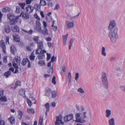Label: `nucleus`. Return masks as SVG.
<instances>
[{
    "label": "nucleus",
    "mask_w": 125,
    "mask_h": 125,
    "mask_svg": "<svg viewBox=\"0 0 125 125\" xmlns=\"http://www.w3.org/2000/svg\"><path fill=\"white\" fill-rule=\"evenodd\" d=\"M109 31L108 35L111 42L113 43L115 42L118 37L117 34L118 30L116 29L115 30Z\"/></svg>",
    "instance_id": "nucleus-1"
},
{
    "label": "nucleus",
    "mask_w": 125,
    "mask_h": 125,
    "mask_svg": "<svg viewBox=\"0 0 125 125\" xmlns=\"http://www.w3.org/2000/svg\"><path fill=\"white\" fill-rule=\"evenodd\" d=\"M7 16L8 19L10 20V25H12L16 23L17 21V20L19 17V16H17L14 19L15 15L13 14L12 13H9Z\"/></svg>",
    "instance_id": "nucleus-2"
},
{
    "label": "nucleus",
    "mask_w": 125,
    "mask_h": 125,
    "mask_svg": "<svg viewBox=\"0 0 125 125\" xmlns=\"http://www.w3.org/2000/svg\"><path fill=\"white\" fill-rule=\"evenodd\" d=\"M102 80L103 84L104 85L105 87L107 88L108 87V83L106 73L103 72L102 73Z\"/></svg>",
    "instance_id": "nucleus-3"
},
{
    "label": "nucleus",
    "mask_w": 125,
    "mask_h": 125,
    "mask_svg": "<svg viewBox=\"0 0 125 125\" xmlns=\"http://www.w3.org/2000/svg\"><path fill=\"white\" fill-rule=\"evenodd\" d=\"M37 43L38 48L36 50V54L38 53L39 52H41L42 51L43 52H46V51L44 50H42L43 49V44L42 42L40 41Z\"/></svg>",
    "instance_id": "nucleus-4"
},
{
    "label": "nucleus",
    "mask_w": 125,
    "mask_h": 125,
    "mask_svg": "<svg viewBox=\"0 0 125 125\" xmlns=\"http://www.w3.org/2000/svg\"><path fill=\"white\" fill-rule=\"evenodd\" d=\"M82 114L80 113H77L75 114V117L76 120L75 121L76 122L83 123L85 122L86 121L84 119L82 118L81 115Z\"/></svg>",
    "instance_id": "nucleus-5"
},
{
    "label": "nucleus",
    "mask_w": 125,
    "mask_h": 125,
    "mask_svg": "<svg viewBox=\"0 0 125 125\" xmlns=\"http://www.w3.org/2000/svg\"><path fill=\"white\" fill-rule=\"evenodd\" d=\"M115 25L116 23H115V21L114 20L111 21L108 28L109 31L115 30V29H116L118 30V28L115 26Z\"/></svg>",
    "instance_id": "nucleus-6"
},
{
    "label": "nucleus",
    "mask_w": 125,
    "mask_h": 125,
    "mask_svg": "<svg viewBox=\"0 0 125 125\" xmlns=\"http://www.w3.org/2000/svg\"><path fill=\"white\" fill-rule=\"evenodd\" d=\"M20 60L19 57L17 56L15 57L13 62V65L14 67H17V65H18V64H19Z\"/></svg>",
    "instance_id": "nucleus-7"
},
{
    "label": "nucleus",
    "mask_w": 125,
    "mask_h": 125,
    "mask_svg": "<svg viewBox=\"0 0 125 125\" xmlns=\"http://www.w3.org/2000/svg\"><path fill=\"white\" fill-rule=\"evenodd\" d=\"M73 115L71 114L65 116L64 118V120L65 122H67L73 119Z\"/></svg>",
    "instance_id": "nucleus-8"
},
{
    "label": "nucleus",
    "mask_w": 125,
    "mask_h": 125,
    "mask_svg": "<svg viewBox=\"0 0 125 125\" xmlns=\"http://www.w3.org/2000/svg\"><path fill=\"white\" fill-rule=\"evenodd\" d=\"M46 53L43 52L42 51L41 52H39V53L36 54H39L38 56V59L39 60H42L44 59L45 58L44 53Z\"/></svg>",
    "instance_id": "nucleus-9"
},
{
    "label": "nucleus",
    "mask_w": 125,
    "mask_h": 125,
    "mask_svg": "<svg viewBox=\"0 0 125 125\" xmlns=\"http://www.w3.org/2000/svg\"><path fill=\"white\" fill-rule=\"evenodd\" d=\"M19 16V17L21 16L24 19H27L29 18L28 14L23 12H22Z\"/></svg>",
    "instance_id": "nucleus-10"
},
{
    "label": "nucleus",
    "mask_w": 125,
    "mask_h": 125,
    "mask_svg": "<svg viewBox=\"0 0 125 125\" xmlns=\"http://www.w3.org/2000/svg\"><path fill=\"white\" fill-rule=\"evenodd\" d=\"M22 64L23 65H24L27 64L28 67L29 68L30 67V63L28 59L27 58L26 59L24 58L23 59Z\"/></svg>",
    "instance_id": "nucleus-11"
},
{
    "label": "nucleus",
    "mask_w": 125,
    "mask_h": 125,
    "mask_svg": "<svg viewBox=\"0 0 125 125\" xmlns=\"http://www.w3.org/2000/svg\"><path fill=\"white\" fill-rule=\"evenodd\" d=\"M0 46L3 49V51L4 53L6 52V49L4 41L3 40H1L0 42Z\"/></svg>",
    "instance_id": "nucleus-12"
},
{
    "label": "nucleus",
    "mask_w": 125,
    "mask_h": 125,
    "mask_svg": "<svg viewBox=\"0 0 125 125\" xmlns=\"http://www.w3.org/2000/svg\"><path fill=\"white\" fill-rule=\"evenodd\" d=\"M66 24L68 28H72L74 26V23L73 21H67L66 22Z\"/></svg>",
    "instance_id": "nucleus-13"
},
{
    "label": "nucleus",
    "mask_w": 125,
    "mask_h": 125,
    "mask_svg": "<svg viewBox=\"0 0 125 125\" xmlns=\"http://www.w3.org/2000/svg\"><path fill=\"white\" fill-rule=\"evenodd\" d=\"M34 8L30 5H28L26 8V11L28 13H30L32 12Z\"/></svg>",
    "instance_id": "nucleus-14"
},
{
    "label": "nucleus",
    "mask_w": 125,
    "mask_h": 125,
    "mask_svg": "<svg viewBox=\"0 0 125 125\" xmlns=\"http://www.w3.org/2000/svg\"><path fill=\"white\" fill-rule=\"evenodd\" d=\"M51 62H50L48 64L47 66L49 67H50L49 70H48V72L50 74H52L53 72V68L52 66L51 65Z\"/></svg>",
    "instance_id": "nucleus-15"
},
{
    "label": "nucleus",
    "mask_w": 125,
    "mask_h": 125,
    "mask_svg": "<svg viewBox=\"0 0 125 125\" xmlns=\"http://www.w3.org/2000/svg\"><path fill=\"white\" fill-rule=\"evenodd\" d=\"M3 30L7 33H8L10 31V30L9 25H6L4 27Z\"/></svg>",
    "instance_id": "nucleus-16"
},
{
    "label": "nucleus",
    "mask_w": 125,
    "mask_h": 125,
    "mask_svg": "<svg viewBox=\"0 0 125 125\" xmlns=\"http://www.w3.org/2000/svg\"><path fill=\"white\" fill-rule=\"evenodd\" d=\"M13 36L14 40L17 42H18L20 41V39L19 36L15 33L13 34Z\"/></svg>",
    "instance_id": "nucleus-17"
},
{
    "label": "nucleus",
    "mask_w": 125,
    "mask_h": 125,
    "mask_svg": "<svg viewBox=\"0 0 125 125\" xmlns=\"http://www.w3.org/2000/svg\"><path fill=\"white\" fill-rule=\"evenodd\" d=\"M77 92L80 93V95L82 97H83V96L82 95V94H84L85 92L82 87H80L78 88L77 90Z\"/></svg>",
    "instance_id": "nucleus-18"
},
{
    "label": "nucleus",
    "mask_w": 125,
    "mask_h": 125,
    "mask_svg": "<svg viewBox=\"0 0 125 125\" xmlns=\"http://www.w3.org/2000/svg\"><path fill=\"white\" fill-rule=\"evenodd\" d=\"M109 125H115V119L113 118L109 119L108 121Z\"/></svg>",
    "instance_id": "nucleus-19"
},
{
    "label": "nucleus",
    "mask_w": 125,
    "mask_h": 125,
    "mask_svg": "<svg viewBox=\"0 0 125 125\" xmlns=\"http://www.w3.org/2000/svg\"><path fill=\"white\" fill-rule=\"evenodd\" d=\"M105 116L107 118H109L111 115V111L109 109H106L105 111Z\"/></svg>",
    "instance_id": "nucleus-20"
},
{
    "label": "nucleus",
    "mask_w": 125,
    "mask_h": 125,
    "mask_svg": "<svg viewBox=\"0 0 125 125\" xmlns=\"http://www.w3.org/2000/svg\"><path fill=\"white\" fill-rule=\"evenodd\" d=\"M52 97L53 98H55L58 95L57 91L55 90H53L51 92Z\"/></svg>",
    "instance_id": "nucleus-21"
},
{
    "label": "nucleus",
    "mask_w": 125,
    "mask_h": 125,
    "mask_svg": "<svg viewBox=\"0 0 125 125\" xmlns=\"http://www.w3.org/2000/svg\"><path fill=\"white\" fill-rule=\"evenodd\" d=\"M12 30L14 32H19V27L16 25L12 27Z\"/></svg>",
    "instance_id": "nucleus-22"
},
{
    "label": "nucleus",
    "mask_w": 125,
    "mask_h": 125,
    "mask_svg": "<svg viewBox=\"0 0 125 125\" xmlns=\"http://www.w3.org/2000/svg\"><path fill=\"white\" fill-rule=\"evenodd\" d=\"M54 21H53L52 23V24L51 25V27L53 31H56L57 29V27L56 26H54Z\"/></svg>",
    "instance_id": "nucleus-23"
},
{
    "label": "nucleus",
    "mask_w": 125,
    "mask_h": 125,
    "mask_svg": "<svg viewBox=\"0 0 125 125\" xmlns=\"http://www.w3.org/2000/svg\"><path fill=\"white\" fill-rule=\"evenodd\" d=\"M34 30L38 31L41 32L42 31V28L41 26H36L34 27Z\"/></svg>",
    "instance_id": "nucleus-24"
},
{
    "label": "nucleus",
    "mask_w": 125,
    "mask_h": 125,
    "mask_svg": "<svg viewBox=\"0 0 125 125\" xmlns=\"http://www.w3.org/2000/svg\"><path fill=\"white\" fill-rule=\"evenodd\" d=\"M25 90L24 89H21L19 90V94L21 96L24 97L25 96Z\"/></svg>",
    "instance_id": "nucleus-25"
},
{
    "label": "nucleus",
    "mask_w": 125,
    "mask_h": 125,
    "mask_svg": "<svg viewBox=\"0 0 125 125\" xmlns=\"http://www.w3.org/2000/svg\"><path fill=\"white\" fill-rule=\"evenodd\" d=\"M56 124H57L58 123H59V122L62 120V116L61 115H59L58 116L56 117Z\"/></svg>",
    "instance_id": "nucleus-26"
},
{
    "label": "nucleus",
    "mask_w": 125,
    "mask_h": 125,
    "mask_svg": "<svg viewBox=\"0 0 125 125\" xmlns=\"http://www.w3.org/2000/svg\"><path fill=\"white\" fill-rule=\"evenodd\" d=\"M10 9L9 7H6L2 9V11L4 12H8L10 11Z\"/></svg>",
    "instance_id": "nucleus-27"
},
{
    "label": "nucleus",
    "mask_w": 125,
    "mask_h": 125,
    "mask_svg": "<svg viewBox=\"0 0 125 125\" xmlns=\"http://www.w3.org/2000/svg\"><path fill=\"white\" fill-rule=\"evenodd\" d=\"M8 120L9 121L10 124H13L14 123L15 119L14 117H11L10 118L8 119Z\"/></svg>",
    "instance_id": "nucleus-28"
},
{
    "label": "nucleus",
    "mask_w": 125,
    "mask_h": 125,
    "mask_svg": "<svg viewBox=\"0 0 125 125\" xmlns=\"http://www.w3.org/2000/svg\"><path fill=\"white\" fill-rule=\"evenodd\" d=\"M51 92V90L49 88L47 89L46 90L45 95L47 96H48L50 94Z\"/></svg>",
    "instance_id": "nucleus-29"
},
{
    "label": "nucleus",
    "mask_w": 125,
    "mask_h": 125,
    "mask_svg": "<svg viewBox=\"0 0 125 125\" xmlns=\"http://www.w3.org/2000/svg\"><path fill=\"white\" fill-rule=\"evenodd\" d=\"M34 8L35 10L36 11H40V6L38 4H35L34 5Z\"/></svg>",
    "instance_id": "nucleus-30"
},
{
    "label": "nucleus",
    "mask_w": 125,
    "mask_h": 125,
    "mask_svg": "<svg viewBox=\"0 0 125 125\" xmlns=\"http://www.w3.org/2000/svg\"><path fill=\"white\" fill-rule=\"evenodd\" d=\"M18 117L19 119H21L22 118V112L21 111H18Z\"/></svg>",
    "instance_id": "nucleus-31"
},
{
    "label": "nucleus",
    "mask_w": 125,
    "mask_h": 125,
    "mask_svg": "<svg viewBox=\"0 0 125 125\" xmlns=\"http://www.w3.org/2000/svg\"><path fill=\"white\" fill-rule=\"evenodd\" d=\"M101 54L104 56L106 55V53L105 52V48L104 47H103L102 49Z\"/></svg>",
    "instance_id": "nucleus-32"
},
{
    "label": "nucleus",
    "mask_w": 125,
    "mask_h": 125,
    "mask_svg": "<svg viewBox=\"0 0 125 125\" xmlns=\"http://www.w3.org/2000/svg\"><path fill=\"white\" fill-rule=\"evenodd\" d=\"M7 101V98L5 96H4L3 97H0V102H6Z\"/></svg>",
    "instance_id": "nucleus-33"
},
{
    "label": "nucleus",
    "mask_w": 125,
    "mask_h": 125,
    "mask_svg": "<svg viewBox=\"0 0 125 125\" xmlns=\"http://www.w3.org/2000/svg\"><path fill=\"white\" fill-rule=\"evenodd\" d=\"M44 29L41 32H42V34H43L44 35H47L48 34V30L46 28V29Z\"/></svg>",
    "instance_id": "nucleus-34"
},
{
    "label": "nucleus",
    "mask_w": 125,
    "mask_h": 125,
    "mask_svg": "<svg viewBox=\"0 0 125 125\" xmlns=\"http://www.w3.org/2000/svg\"><path fill=\"white\" fill-rule=\"evenodd\" d=\"M27 112L29 114H34L35 111L33 109H28L27 110Z\"/></svg>",
    "instance_id": "nucleus-35"
},
{
    "label": "nucleus",
    "mask_w": 125,
    "mask_h": 125,
    "mask_svg": "<svg viewBox=\"0 0 125 125\" xmlns=\"http://www.w3.org/2000/svg\"><path fill=\"white\" fill-rule=\"evenodd\" d=\"M43 117L42 116H40L39 120L38 125H43Z\"/></svg>",
    "instance_id": "nucleus-36"
},
{
    "label": "nucleus",
    "mask_w": 125,
    "mask_h": 125,
    "mask_svg": "<svg viewBox=\"0 0 125 125\" xmlns=\"http://www.w3.org/2000/svg\"><path fill=\"white\" fill-rule=\"evenodd\" d=\"M39 64L40 66H44L45 65V61L44 60L40 61L39 62Z\"/></svg>",
    "instance_id": "nucleus-37"
},
{
    "label": "nucleus",
    "mask_w": 125,
    "mask_h": 125,
    "mask_svg": "<svg viewBox=\"0 0 125 125\" xmlns=\"http://www.w3.org/2000/svg\"><path fill=\"white\" fill-rule=\"evenodd\" d=\"M11 72L9 71H7L5 72L4 74V75L6 78L8 77L11 74Z\"/></svg>",
    "instance_id": "nucleus-38"
},
{
    "label": "nucleus",
    "mask_w": 125,
    "mask_h": 125,
    "mask_svg": "<svg viewBox=\"0 0 125 125\" xmlns=\"http://www.w3.org/2000/svg\"><path fill=\"white\" fill-rule=\"evenodd\" d=\"M39 37L38 36H35L33 38V39L35 43H37L38 42V40Z\"/></svg>",
    "instance_id": "nucleus-39"
},
{
    "label": "nucleus",
    "mask_w": 125,
    "mask_h": 125,
    "mask_svg": "<svg viewBox=\"0 0 125 125\" xmlns=\"http://www.w3.org/2000/svg\"><path fill=\"white\" fill-rule=\"evenodd\" d=\"M68 83H70L71 82L72 78L71 74L70 72H69L68 73Z\"/></svg>",
    "instance_id": "nucleus-40"
},
{
    "label": "nucleus",
    "mask_w": 125,
    "mask_h": 125,
    "mask_svg": "<svg viewBox=\"0 0 125 125\" xmlns=\"http://www.w3.org/2000/svg\"><path fill=\"white\" fill-rule=\"evenodd\" d=\"M40 4L43 6H45L47 4L46 1L44 0H40Z\"/></svg>",
    "instance_id": "nucleus-41"
},
{
    "label": "nucleus",
    "mask_w": 125,
    "mask_h": 125,
    "mask_svg": "<svg viewBox=\"0 0 125 125\" xmlns=\"http://www.w3.org/2000/svg\"><path fill=\"white\" fill-rule=\"evenodd\" d=\"M18 4L21 7L22 9H24L25 5V3H19Z\"/></svg>",
    "instance_id": "nucleus-42"
},
{
    "label": "nucleus",
    "mask_w": 125,
    "mask_h": 125,
    "mask_svg": "<svg viewBox=\"0 0 125 125\" xmlns=\"http://www.w3.org/2000/svg\"><path fill=\"white\" fill-rule=\"evenodd\" d=\"M21 11V9L18 6L16 7V10L15 11L17 13H19Z\"/></svg>",
    "instance_id": "nucleus-43"
},
{
    "label": "nucleus",
    "mask_w": 125,
    "mask_h": 125,
    "mask_svg": "<svg viewBox=\"0 0 125 125\" xmlns=\"http://www.w3.org/2000/svg\"><path fill=\"white\" fill-rule=\"evenodd\" d=\"M35 57V56L34 55L33 53L32 52L31 54V55L30 56V59L31 60H34Z\"/></svg>",
    "instance_id": "nucleus-44"
},
{
    "label": "nucleus",
    "mask_w": 125,
    "mask_h": 125,
    "mask_svg": "<svg viewBox=\"0 0 125 125\" xmlns=\"http://www.w3.org/2000/svg\"><path fill=\"white\" fill-rule=\"evenodd\" d=\"M68 36V34H66L65 35L63 36V41H67Z\"/></svg>",
    "instance_id": "nucleus-45"
},
{
    "label": "nucleus",
    "mask_w": 125,
    "mask_h": 125,
    "mask_svg": "<svg viewBox=\"0 0 125 125\" xmlns=\"http://www.w3.org/2000/svg\"><path fill=\"white\" fill-rule=\"evenodd\" d=\"M9 87L11 89H14L16 88V86L14 85V84L12 83L9 85Z\"/></svg>",
    "instance_id": "nucleus-46"
},
{
    "label": "nucleus",
    "mask_w": 125,
    "mask_h": 125,
    "mask_svg": "<svg viewBox=\"0 0 125 125\" xmlns=\"http://www.w3.org/2000/svg\"><path fill=\"white\" fill-rule=\"evenodd\" d=\"M45 107L46 108V110L47 111H49V103H47L45 105Z\"/></svg>",
    "instance_id": "nucleus-47"
},
{
    "label": "nucleus",
    "mask_w": 125,
    "mask_h": 125,
    "mask_svg": "<svg viewBox=\"0 0 125 125\" xmlns=\"http://www.w3.org/2000/svg\"><path fill=\"white\" fill-rule=\"evenodd\" d=\"M79 73H75V80H76V82L78 80V78H79Z\"/></svg>",
    "instance_id": "nucleus-48"
},
{
    "label": "nucleus",
    "mask_w": 125,
    "mask_h": 125,
    "mask_svg": "<svg viewBox=\"0 0 125 125\" xmlns=\"http://www.w3.org/2000/svg\"><path fill=\"white\" fill-rule=\"evenodd\" d=\"M21 85V82L19 81H17L15 83V85L16 88L18 86H20Z\"/></svg>",
    "instance_id": "nucleus-49"
},
{
    "label": "nucleus",
    "mask_w": 125,
    "mask_h": 125,
    "mask_svg": "<svg viewBox=\"0 0 125 125\" xmlns=\"http://www.w3.org/2000/svg\"><path fill=\"white\" fill-rule=\"evenodd\" d=\"M56 78L55 76H53L52 80V83L54 84L55 85L56 83L55 81Z\"/></svg>",
    "instance_id": "nucleus-50"
},
{
    "label": "nucleus",
    "mask_w": 125,
    "mask_h": 125,
    "mask_svg": "<svg viewBox=\"0 0 125 125\" xmlns=\"http://www.w3.org/2000/svg\"><path fill=\"white\" fill-rule=\"evenodd\" d=\"M40 20H36L35 21V24L36 26H41V25L40 21Z\"/></svg>",
    "instance_id": "nucleus-51"
},
{
    "label": "nucleus",
    "mask_w": 125,
    "mask_h": 125,
    "mask_svg": "<svg viewBox=\"0 0 125 125\" xmlns=\"http://www.w3.org/2000/svg\"><path fill=\"white\" fill-rule=\"evenodd\" d=\"M34 18L37 19V20H40V19L37 14H35L34 15Z\"/></svg>",
    "instance_id": "nucleus-52"
},
{
    "label": "nucleus",
    "mask_w": 125,
    "mask_h": 125,
    "mask_svg": "<svg viewBox=\"0 0 125 125\" xmlns=\"http://www.w3.org/2000/svg\"><path fill=\"white\" fill-rule=\"evenodd\" d=\"M10 51L11 52L12 54H14V47L13 46H12L10 47Z\"/></svg>",
    "instance_id": "nucleus-53"
},
{
    "label": "nucleus",
    "mask_w": 125,
    "mask_h": 125,
    "mask_svg": "<svg viewBox=\"0 0 125 125\" xmlns=\"http://www.w3.org/2000/svg\"><path fill=\"white\" fill-rule=\"evenodd\" d=\"M47 60L49 61L51 58V54H50L47 53Z\"/></svg>",
    "instance_id": "nucleus-54"
},
{
    "label": "nucleus",
    "mask_w": 125,
    "mask_h": 125,
    "mask_svg": "<svg viewBox=\"0 0 125 125\" xmlns=\"http://www.w3.org/2000/svg\"><path fill=\"white\" fill-rule=\"evenodd\" d=\"M43 25L44 26L43 28L46 29V28L47 24L46 23L45 21H43Z\"/></svg>",
    "instance_id": "nucleus-55"
},
{
    "label": "nucleus",
    "mask_w": 125,
    "mask_h": 125,
    "mask_svg": "<svg viewBox=\"0 0 125 125\" xmlns=\"http://www.w3.org/2000/svg\"><path fill=\"white\" fill-rule=\"evenodd\" d=\"M120 88L121 90L125 92V86H121Z\"/></svg>",
    "instance_id": "nucleus-56"
},
{
    "label": "nucleus",
    "mask_w": 125,
    "mask_h": 125,
    "mask_svg": "<svg viewBox=\"0 0 125 125\" xmlns=\"http://www.w3.org/2000/svg\"><path fill=\"white\" fill-rule=\"evenodd\" d=\"M86 112L85 111L83 113V119H84L86 118L87 116L86 115Z\"/></svg>",
    "instance_id": "nucleus-57"
},
{
    "label": "nucleus",
    "mask_w": 125,
    "mask_h": 125,
    "mask_svg": "<svg viewBox=\"0 0 125 125\" xmlns=\"http://www.w3.org/2000/svg\"><path fill=\"white\" fill-rule=\"evenodd\" d=\"M9 37H7L6 39V42L7 44H9Z\"/></svg>",
    "instance_id": "nucleus-58"
},
{
    "label": "nucleus",
    "mask_w": 125,
    "mask_h": 125,
    "mask_svg": "<svg viewBox=\"0 0 125 125\" xmlns=\"http://www.w3.org/2000/svg\"><path fill=\"white\" fill-rule=\"evenodd\" d=\"M59 8V4H57L55 6L54 10H58Z\"/></svg>",
    "instance_id": "nucleus-59"
},
{
    "label": "nucleus",
    "mask_w": 125,
    "mask_h": 125,
    "mask_svg": "<svg viewBox=\"0 0 125 125\" xmlns=\"http://www.w3.org/2000/svg\"><path fill=\"white\" fill-rule=\"evenodd\" d=\"M7 56H5L3 58V61L4 63H6L7 62Z\"/></svg>",
    "instance_id": "nucleus-60"
},
{
    "label": "nucleus",
    "mask_w": 125,
    "mask_h": 125,
    "mask_svg": "<svg viewBox=\"0 0 125 125\" xmlns=\"http://www.w3.org/2000/svg\"><path fill=\"white\" fill-rule=\"evenodd\" d=\"M56 59V57H54V56H53L52 57L51 61V62H53L55 61Z\"/></svg>",
    "instance_id": "nucleus-61"
},
{
    "label": "nucleus",
    "mask_w": 125,
    "mask_h": 125,
    "mask_svg": "<svg viewBox=\"0 0 125 125\" xmlns=\"http://www.w3.org/2000/svg\"><path fill=\"white\" fill-rule=\"evenodd\" d=\"M28 103L29 106H31L32 105V103L29 100L28 101Z\"/></svg>",
    "instance_id": "nucleus-62"
},
{
    "label": "nucleus",
    "mask_w": 125,
    "mask_h": 125,
    "mask_svg": "<svg viewBox=\"0 0 125 125\" xmlns=\"http://www.w3.org/2000/svg\"><path fill=\"white\" fill-rule=\"evenodd\" d=\"M76 109L77 110L79 111L80 109V106L78 105H76Z\"/></svg>",
    "instance_id": "nucleus-63"
},
{
    "label": "nucleus",
    "mask_w": 125,
    "mask_h": 125,
    "mask_svg": "<svg viewBox=\"0 0 125 125\" xmlns=\"http://www.w3.org/2000/svg\"><path fill=\"white\" fill-rule=\"evenodd\" d=\"M0 125H5V123L4 121H0Z\"/></svg>",
    "instance_id": "nucleus-64"
}]
</instances>
